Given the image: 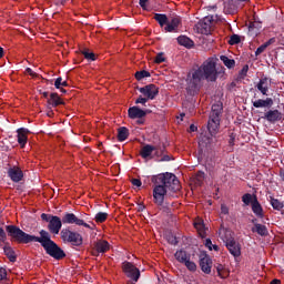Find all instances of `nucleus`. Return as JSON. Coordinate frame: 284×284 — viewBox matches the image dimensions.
Returning <instances> with one entry per match:
<instances>
[{
    "label": "nucleus",
    "mask_w": 284,
    "mask_h": 284,
    "mask_svg": "<svg viewBox=\"0 0 284 284\" xmlns=\"http://www.w3.org/2000/svg\"><path fill=\"white\" fill-rule=\"evenodd\" d=\"M153 183V202L158 206H162L168 196V192L175 194L181 191V181L174 173L165 172L153 175L151 179Z\"/></svg>",
    "instance_id": "f03ea898"
},
{
    "label": "nucleus",
    "mask_w": 284,
    "mask_h": 284,
    "mask_svg": "<svg viewBox=\"0 0 284 284\" xmlns=\"http://www.w3.org/2000/svg\"><path fill=\"white\" fill-rule=\"evenodd\" d=\"M200 267L206 275H210L212 272V260L206 253L200 256Z\"/></svg>",
    "instance_id": "9b49d317"
},
{
    "label": "nucleus",
    "mask_w": 284,
    "mask_h": 284,
    "mask_svg": "<svg viewBox=\"0 0 284 284\" xmlns=\"http://www.w3.org/2000/svg\"><path fill=\"white\" fill-rule=\"evenodd\" d=\"M6 231L11 241L18 244L40 243L47 255L55 260H63L67 256L63 248L53 242L51 233L45 230L39 232L40 236L28 234L13 224L6 225Z\"/></svg>",
    "instance_id": "f257e3e1"
},
{
    "label": "nucleus",
    "mask_w": 284,
    "mask_h": 284,
    "mask_svg": "<svg viewBox=\"0 0 284 284\" xmlns=\"http://www.w3.org/2000/svg\"><path fill=\"white\" fill-rule=\"evenodd\" d=\"M176 40L179 45L184 47L185 49L194 48V42L187 38V36L181 34Z\"/></svg>",
    "instance_id": "5701e85b"
},
{
    "label": "nucleus",
    "mask_w": 284,
    "mask_h": 284,
    "mask_svg": "<svg viewBox=\"0 0 284 284\" xmlns=\"http://www.w3.org/2000/svg\"><path fill=\"white\" fill-rule=\"evenodd\" d=\"M63 224L83 226L85 229L94 230L95 224H88L83 217L79 219L74 213L67 212L62 220L58 215H52L48 224V230L52 234H59Z\"/></svg>",
    "instance_id": "20e7f679"
},
{
    "label": "nucleus",
    "mask_w": 284,
    "mask_h": 284,
    "mask_svg": "<svg viewBox=\"0 0 284 284\" xmlns=\"http://www.w3.org/2000/svg\"><path fill=\"white\" fill-rule=\"evenodd\" d=\"M253 106L255 108H266V102L264 99H257L255 101H252Z\"/></svg>",
    "instance_id": "a19ab883"
},
{
    "label": "nucleus",
    "mask_w": 284,
    "mask_h": 284,
    "mask_svg": "<svg viewBox=\"0 0 284 284\" xmlns=\"http://www.w3.org/2000/svg\"><path fill=\"white\" fill-rule=\"evenodd\" d=\"M149 0H139V6L142 10H146V3Z\"/></svg>",
    "instance_id": "13d9d810"
},
{
    "label": "nucleus",
    "mask_w": 284,
    "mask_h": 284,
    "mask_svg": "<svg viewBox=\"0 0 284 284\" xmlns=\"http://www.w3.org/2000/svg\"><path fill=\"white\" fill-rule=\"evenodd\" d=\"M213 23H214V17L207 16L203 18L201 21H199L196 27H197V30L201 32V34L209 36L211 34Z\"/></svg>",
    "instance_id": "6e6552de"
},
{
    "label": "nucleus",
    "mask_w": 284,
    "mask_h": 284,
    "mask_svg": "<svg viewBox=\"0 0 284 284\" xmlns=\"http://www.w3.org/2000/svg\"><path fill=\"white\" fill-rule=\"evenodd\" d=\"M222 113H223L222 103H215L212 105L210 116H209V124H207L209 134L211 136H215L220 130Z\"/></svg>",
    "instance_id": "39448f33"
},
{
    "label": "nucleus",
    "mask_w": 284,
    "mask_h": 284,
    "mask_svg": "<svg viewBox=\"0 0 284 284\" xmlns=\"http://www.w3.org/2000/svg\"><path fill=\"white\" fill-rule=\"evenodd\" d=\"M252 212L255 214V216L263 219V207L261 206V202L258 201L256 195H253V205H252Z\"/></svg>",
    "instance_id": "aec40b11"
},
{
    "label": "nucleus",
    "mask_w": 284,
    "mask_h": 284,
    "mask_svg": "<svg viewBox=\"0 0 284 284\" xmlns=\"http://www.w3.org/2000/svg\"><path fill=\"white\" fill-rule=\"evenodd\" d=\"M49 106H59L64 104L63 99L58 93H51L50 98L47 100Z\"/></svg>",
    "instance_id": "4be33fe9"
},
{
    "label": "nucleus",
    "mask_w": 284,
    "mask_h": 284,
    "mask_svg": "<svg viewBox=\"0 0 284 284\" xmlns=\"http://www.w3.org/2000/svg\"><path fill=\"white\" fill-rule=\"evenodd\" d=\"M139 92L143 94L144 98L149 100H155L159 94V87L156 84H146L144 87H141L139 89Z\"/></svg>",
    "instance_id": "1a4fd4ad"
},
{
    "label": "nucleus",
    "mask_w": 284,
    "mask_h": 284,
    "mask_svg": "<svg viewBox=\"0 0 284 284\" xmlns=\"http://www.w3.org/2000/svg\"><path fill=\"white\" fill-rule=\"evenodd\" d=\"M28 134H30V130L24 129L23 126L17 130V139L21 149H24L28 143Z\"/></svg>",
    "instance_id": "2eb2a0df"
},
{
    "label": "nucleus",
    "mask_w": 284,
    "mask_h": 284,
    "mask_svg": "<svg viewBox=\"0 0 284 284\" xmlns=\"http://www.w3.org/2000/svg\"><path fill=\"white\" fill-rule=\"evenodd\" d=\"M174 257L180 264H185L186 260L191 258V255L185 250H178L174 253Z\"/></svg>",
    "instance_id": "b1692460"
},
{
    "label": "nucleus",
    "mask_w": 284,
    "mask_h": 284,
    "mask_svg": "<svg viewBox=\"0 0 284 284\" xmlns=\"http://www.w3.org/2000/svg\"><path fill=\"white\" fill-rule=\"evenodd\" d=\"M149 101V99L146 97H139L136 100H135V103L136 104H144Z\"/></svg>",
    "instance_id": "8fccbe9b"
},
{
    "label": "nucleus",
    "mask_w": 284,
    "mask_h": 284,
    "mask_svg": "<svg viewBox=\"0 0 284 284\" xmlns=\"http://www.w3.org/2000/svg\"><path fill=\"white\" fill-rule=\"evenodd\" d=\"M172 161V158L170 155L162 154V158L158 160V162H170Z\"/></svg>",
    "instance_id": "5fc2aeb1"
},
{
    "label": "nucleus",
    "mask_w": 284,
    "mask_h": 284,
    "mask_svg": "<svg viewBox=\"0 0 284 284\" xmlns=\"http://www.w3.org/2000/svg\"><path fill=\"white\" fill-rule=\"evenodd\" d=\"M267 49V47L265 45V43H263L262 45H260L256 51H255V55H261V53H263L265 50Z\"/></svg>",
    "instance_id": "de8ad7c7"
},
{
    "label": "nucleus",
    "mask_w": 284,
    "mask_h": 284,
    "mask_svg": "<svg viewBox=\"0 0 284 284\" xmlns=\"http://www.w3.org/2000/svg\"><path fill=\"white\" fill-rule=\"evenodd\" d=\"M60 236L64 243H69L73 246H81L83 244V236L78 232L70 231L69 229H63L60 232Z\"/></svg>",
    "instance_id": "423d86ee"
},
{
    "label": "nucleus",
    "mask_w": 284,
    "mask_h": 284,
    "mask_svg": "<svg viewBox=\"0 0 284 284\" xmlns=\"http://www.w3.org/2000/svg\"><path fill=\"white\" fill-rule=\"evenodd\" d=\"M271 81L266 75L260 79L258 83L256 84V89L264 95L267 97V92L270 91Z\"/></svg>",
    "instance_id": "dca6fc26"
},
{
    "label": "nucleus",
    "mask_w": 284,
    "mask_h": 284,
    "mask_svg": "<svg viewBox=\"0 0 284 284\" xmlns=\"http://www.w3.org/2000/svg\"><path fill=\"white\" fill-rule=\"evenodd\" d=\"M153 18L160 24L161 28H164L165 26H168L169 19L166 14L155 13Z\"/></svg>",
    "instance_id": "cd10ccee"
},
{
    "label": "nucleus",
    "mask_w": 284,
    "mask_h": 284,
    "mask_svg": "<svg viewBox=\"0 0 284 284\" xmlns=\"http://www.w3.org/2000/svg\"><path fill=\"white\" fill-rule=\"evenodd\" d=\"M41 94L44 99H49V92H41Z\"/></svg>",
    "instance_id": "338daca9"
},
{
    "label": "nucleus",
    "mask_w": 284,
    "mask_h": 284,
    "mask_svg": "<svg viewBox=\"0 0 284 284\" xmlns=\"http://www.w3.org/2000/svg\"><path fill=\"white\" fill-rule=\"evenodd\" d=\"M154 62L158 63V64H161V63L165 62L164 53H159L155 57Z\"/></svg>",
    "instance_id": "a18cd8bd"
},
{
    "label": "nucleus",
    "mask_w": 284,
    "mask_h": 284,
    "mask_svg": "<svg viewBox=\"0 0 284 284\" xmlns=\"http://www.w3.org/2000/svg\"><path fill=\"white\" fill-rule=\"evenodd\" d=\"M270 123H276V121H281L283 115H282V112L278 111L277 109L276 110H268L266 113H265V116H264Z\"/></svg>",
    "instance_id": "f3484780"
},
{
    "label": "nucleus",
    "mask_w": 284,
    "mask_h": 284,
    "mask_svg": "<svg viewBox=\"0 0 284 284\" xmlns=\"http://www.w3.org/2000/svg\"><path fill=\"white\" fill-rule=\"evenodd\" d=\"M220 60H221V61L223 62V64H224L225 67H227L229 69L234 68L235 64H236V61H235L234 59H230V58L226 57V55H221V57H220Z\"/></svg>",
    "instance_id": "c756f323"
},
{
    "label": "nucleus",
    "mask_w": 284,
    "mask_h": 284,
    "mask_svg": "<svg viewBox=\"0 0 284 284\" xmlns=\"http://www.w3.org/2000/svg\"><path fill=\"white\" fill-rule=\"evenodd\" d=\"M253 202H254V195H252L250 193L242 195V203L245 206L253 205Z\"/></svg>",
    "instance_id": "2f4dec72"
},
{
    "label": "nucleus",
    "mask_w": 284,
    "mask_h": 284,
    "mask_svg": "<svg viewBox=\"0 0 284 284\" xmlns=\"http://www.w3.org/2000/svg\"><path fill=\"white\" fill-rule=\"evenodd\" d=\"M236 138H237V134L235 132L233 131L229 132V144L231 145V148H234Z\"/></svg>",
    "instance_id": "4c0bfd02"
},
{
    "label": "nucleus",
    "mask_w": 284,
    "mask_h": 284,
    "mask_svg": "<svg viewBox=\"0 0 284 284\" xmlns=\"http://www.w3.org/2000/svg\"><path fill=\"white\" fill-rule=\"evenodd\" d=\"M190 131H191V132L197 131V126H195V124H191Z\"/></svg>",
    "instance_id": "0e129e2a"
},
{
    "label": "nucleus",
    "mask_w": 284,
    "mask_h": 284,
    "mask_svg": "<svg viewBox=\"0 0 284 284\" xmlns=\"http://www.w3.org/2000/svg\"><path fill=\"white\" fill-rule=\"evenodd\" d=\"M184 266L190 271V272H195L197 270V265L195 262L191 261V258H187Z\"/></svg>",
    "instance_id": "c9c22d12"
},
{
    "label": "nucleus",
    "mask_w": 284,
    "mask_h": 284,
    "mask_svg": "<svg viewBox=\"0 0 284 284\" xmlns=\"http://www.w3.org/2000/svg\"><path fill=\"white\" fill-rule=\"evenodd\" d=\"M150 77H151V73L146 70H141L135 72V79L138 81H141L142 79L150 78Z\"/></svg>",
    "instance_id": "72a5a7b5"
},
{
    "label": "nucleus",
    "mask_w": 284,
    "mask_h": 284,
    "mask_svg": "<svg viewBox=\"0 0 284 284\" xmlns=\"http://www.w3.org/2000/svg\"><path fill=\"white\" fill-rule=\"evenodd\" d=\"M230 254L234 257H239L241 255V245L236 240H232L229 244H225Z\"/></svg>",
    "instance_id": "a211bd4d"
},
{
    "label": "nucleus",
    "mask_w": 284,
    "mask_h": 284,
    "mask_svg": "<svg viewBox=\"0 0 284 284\" xmlns=\"http://www.w3.org/2000/svg\"><path fill=\"white\" fill-rule=\"evenodd\" d=\"M12 182L19 183L23 180L24 173L19 166H11L7 172Z\"/></svg>",
    "instance_id": "9d476101"
},
{
    "label": "nucleus",
    "mask_w": 284,
    "mask_h": 284,
    "mask_svg": "<svg viewBox=\"0 0 284 284\" xmlns=\"http://www.w3.org/2000/svg\"><path fill=\"white\" fill-rule=\"evenodd\" d=\"M62 81H63L62 78H58V79L55 80L54 87H55L58 90L61 89V87H62Z\"/></svg>",
    "instance_id": "6e6d98bb"
},
{
    "label": "nucleus",
    "mask_w": 284,
    "mask_h": 284,
    "mask_svg": "<svg viewBox=\"0 0 284 284\" xmlns=\"http://www.w3.org/2000/svg\"><path fill=\"white\" fill-rule=\"evenodd\" d=\"M217 74L216 59L209 58L203 62L201 67L193 70L192 78L190 79L186 87L187 94H190V97H194L200 92L203 80H207L209 82L214 83L217 80Z\"/></svg>",
    "instance_id": "7ed1b4c3"
},
{
    "label": "nucleus",
    "mask_w": 284,
    "mask_h": 284,
    "mask_svg": "<svg viewBox=\"0 0 284 284\" xmlns=\"http://www.w3.org/2000/svg\"><path fill=\"white\" fill-rule=\"evenodd\" d=\"M182 20L181 17H173L171 20H168L164 31L166 32H178L179 27H181Z\"/></svg>",
    "instance_id": "4468645a"
},
{
    "label": "nucleus",
    "mask_w": 284,
    "mask_h": 284,
    "mask_svg": "<svg viewBox=\"0 0 284 284\" xmlns=\"http://www.w3.org/2000/svg\"><path fill=\"white\" fill-rule=\"evenodd\" d=\"M219 236L225 245L235 240L234 233L231 230L225 229L223 224L220 226Z\"/></svg>",
    "instance_id": "f8f14e48"
},
{
    "label": "nucleus",
    "mask_w": 284,
    "mask_h": 284,
    "mask_svg": "<svg viewBox=\"0 0 284 284\" xmlns=\"http://www.w3.org/2000/svg\"><path fill=\"white\" fill-rule=\"evenodd\" d=\"M204 179H205V173L203 171H197L195 173V185L202 186Z\"/></svg>",
    "instance_id": "473e14b6"
},
{
    "label": "nucleus",
    "mask_w": 284,
    "mask_h": 284,
    "mask_svg": "<svg viewBox=\"0 0 284 284\" xmlns=\"http://www.w3.org/2000/svg\"><path fill=\"white\" fill-rule=\"evenodd\" d=\"M221 214L227 215L229 214V207L225 205H221Z\"/></svg>",
    "instance_id": "052dcab7"
},
{
    "label": "nucleus",
    "mask_w": 284,
    "mask_h": 284,
    "mask_svg": "<svg viewBox=\"0 0 284 284\" xmlns=\"http://www.w3.org/2000/svg\"><path fill=\"white\" fill-rule=\"evenodd\" d=\"M252 232L257 233L262 237H265L268 235L267 226L260 223H255V226H253Z\"/></svg>",
    "instance_id": "393cba45"
},
{
    "label": "nucleus",
    "mask_w": 284,
    "mask_h": 284,
    "mask_svg": "<svg viewBox=\"0 0 284 284\" xmlns=\"http://www.w3.org/2000/svg\"><path fill=\"white\" fill-rule=\"evenodd\" d=\"M3 252H4V255L11 261V263L17 262V253L10 245H6L3 247Z\"/></svg>",
    "instance_id": "a878e982"
},
{
    "label": "nucleus",
    "mask_w": 284,
    "mask_h": 284,
    "mask_svg": "<svg viewBox=\"0 0 284 284\" xmlns=\"http://www.w3.org/2000/svg\"><path fill=\"white\" fill-rule=\"evenodd\" d=\"M194 226H195V230H196V231H200V232H203V231H204V227H205V225H204V223H203L202 220L196 221V222L194 223Z\"/></svg>",
    "instance_id": "79ce46f5"
},
{
    "label": "nucleus",
    "mask_w": 284,
    "mask_h": 284,
    "mask_svg": "<svg viewBox=\"0 0 284 284\" xmlns=\"http://www.w3.org/2000/svg\"><path fill=\"white\" fill-rule=\"evenodd\" d=\"M122 271L124 272V275L132 280L133 282H138L141 277L140 270L134 265V263L125 261L122 263Z\"/></svg>",
    "instance_id": "0eeeda50"
},
{
    "label": "nucleus",
    "mask_w": 284,
    "mask_h": 284,
    "mask_svg": "<svg viewBox=\"0 0 284 284\" xmlns=\"http://www.w3.org/2000/svg\"><path fill=\"white\" fill-rule=\"evenodd\" d=\"M153 152H155L153 158L155 156L156 158V162H158V161H160V158H163V154L165 153V146H162V148L158 146V149L154 150Z\"/></svg>",
    "instance_id": "e433bc0d"
},
{
    "label": "nucleus",
    "mask_w": 284,
    "mask_h": 284,
    "mask_svg": "<svg viewBox=\"0 0 284 284\" xmlns=\"http://www.w3.org/2000/svg\"><path fill=\"white\" fill-rule=\"evenodd\" d=\"M216 271H217L220 278H226L227 272L225 271V266L223 264H217Z\"/></svg>",
    "instance_id": "f704fd0d"
},
{
    "label": "nucleus",
    "mask_w": 284,
    "mask_h": 284,
    "mask_svg": "<svg viewBox=\"0 0 284 284\" xmlns=\"http://www.w3.org/2000/svg\"><path fill=\"white\" fill-rule=\"evenodd\" d=\"M94 250L98 254H105L110 251V243L106 240H98V242L94 243Z\"/></svg>",
    "instance_id": "6ab92c4d"
},
{
    "label": "nucleus",
    "mask_w": 284,
    "mask_h": 284,
    "mask_svg": "<svg viewBox=\"0 0 284 284\" xmlns=\"http://www.w3.org/2000/svg\"><path fill=\"white\" fill-rule=\"evenodd\" d=\"M52 214H48V213H42L41 214V219L45 222V223H49L50 224V221L52 219Z\"/></svg>",
    "instance_id": "09e8293b"
},
{
    "label": "nucleus",
    "mask_w": 284,
    "mask_h": 284,
    "mask_svg": "<svg viewBox=\"0 0 284 284\" xmlns=\"http://www.w3.org/2000/svg\"><path fill=\"white\" fill-rule=\"evenodd\" d=\"M241 42V38L239 34H232L231 39L229 40L230 45H239Z\"/></svg>",
    "instance_id": "58836bf2"
},
{
    "label": "nucleus",
    "mask_w": 284,
    "mask_h": 284,
    "mask_svg": "<svg viewBox=\"0 0 284 284\" xmlns=\"http://www.w3.org/2000/svg\"><path fill=\"white\" fill-rule=\"evenodd\" d=\"M248 70H250V65L246 64V65L242 67V70L240 71V75L242 79H244L247 75Z\"/></svg>",
    "instance_id": "49530a36"
},
{
    "label": "nucleus",
    "mask_w": 284,
    "mask_h": 284,
    "mask_svg": "<svg viewBox=\"0 0 284 284\" xmlns=\"http://www.w3.org/2000/svg\"><path fill=\"white\" fill-rule=\"evenodd\" d=\"M166 240L172 245H178L179 244L178 237L172 235V234L168 235Z\"/></svg>",
    "instance_id": "37998d69"
},
{
    "label": "nucleus",
    "mask_w": 284,
    "mask_h": 284,
    "mask_svg": "<svg viewBox=\"0 0 284 284\" xmlns=\"http://www.w3.org/2000/svg\"><path fill=\"white\" fill-rule=\"evenodd\" d=\"M7 278V271L3 266H0V281H4Z\"/></svg>",
    "instance_id": "603ef678"
},
{
    "label": "nucleus",
    "mask_w": 284,
    "mask_h": 284,
    "mask_svg": "<svg viewBox=\"0 0 284 284\" xmlns=\"http://www.w3.org/2000/svg\"><path fill=\"white\" fill-rule=\"evenodd\" d=\"M270 204L274 210H277V211H281L282 209H284V202L272 196H270Z\"/></svg>",
    "instance_id": "c85d7f7f"
},
{
    "label": "nucleus",
    "mask_w": 284,
    "mask_h": 284,
    "mask_svg": "<svg viewBox=\"0 0 284 284\" xmlns=\"http://www.w3.org/2000/svg\"><path fill=\"white\" fill-rule=\"evenodd\" d=\"M275 41H276L275 38H272V39H270L268 41H266L264 44L266 45V48H268V47H271L272 43H274Z\"/></svg>",
    "instance_id": "680f3d73"
},
{
    "label": "nucleus",
    "mask_w": 284,
    "mask_h": 284,
    "mask_svg": "<svg viewBox=\"0 0 284 284\" xmlns=\"http://www.w3.org/2000/svg\"><path fill=\"white\" fill-rule=\"evenodd\" d=\"M264 100H265V105H266V108L272 106L273 103H274L272 98H266V99H264Z\"/></svg>",
    "instance_id": "bf43d9fd"
},
{
    "label": "nucleus",
    "mask_w": 284,
    "mask_h": 284,
    "mask_svg": "<svg viewBox=\"0 0 284 284\" xmlns=\"http://www.w3.org/2000/svg\"><path fill=\"white\" fill-rule=\"evenodd\" d=\"M130 135L129 129H126V126H120L118 129V141L119 142H123L125 140H128Z\"/></svg>",
    "instance_id": "bb28decb"
},
{
    "label": "nucleus",
    "mask_w": 284,
    "mask_h": 284,
    "mask_svg": "<svg viewBox=\"0 0 284 284\" xmlns=\"http://www.w3.org/2000/svg\"><path fill=\"white\" fill-rule=\"evenodd\" d=\"M6 241H7L6 231L0 226V242L6 243Z\"/></svg>",
    "instance_id": "3c124183"
},
{
    "label": "nucleus",
    "mask_w": 284,
    "mask_h": 284,
    "mask_svg": "<svg viewBox=\"0 0 284 284\" xmlns=\"http://www.w3.org/2000/svg\"><path fill=\"white\" fill-rule=\"evenodd\" d=\"M280 178L284 181V169L280 170Z\"/></svg>",
    "instance_id": "69168bd1"
},
{
    "label": "nucleus",
    "mask_w": 284,
    "mask_h": 284,
    "mask_svg": "<svg viewBox=\"0 0 284 284\" xmlns=\"http://www.w3.org/2000/svg\"><path fill=\"white\" fill-rule=\"evenodd\" d=\"M148 113H150V110H142L139 106H132L128 109V116L130 119H143Z\"/></svg>",
    "instance_id": "ddd939ff"
},
{
    "label": "nucleus",
    "mask_w": 284,
    "mask_h": 284,
    "mask_svg": "<svg viewBox=\"0 0 284 284\" xmlns=\"http://www.w3.org/2000/svg\"><path fill=\"white\" fill-rule=\"evenodd\" d=\"M205 246L209 247V251H213V243L211 239L205 240Z\"/></svg>",
    "instance_id": "4d7b16f0"
},
{
    "label": "nucleus",
    "mask_w": 284,
    "mask_h": 284,
    "mask_svg": "<svg viewBox=\"0 0 284 284\" xmlns=\"http://www.w3.org/2000/svg\"><path fill=\"white\" fill-rule=\"evenodd\" d=\"M82 54H83L84 59L88 60V61H95L97 60V55L93 52L83 51Z\"/></svg>",
    "instance_id": "ea45409f"
},
{
    "label": "nucleus",
    "mask_w": 284,
    "mask_h": 284,
    "mask_svg": "<svg viewBox=\"0 0 284 284\" xmlns=\"http://www.w3.org/2000/svg\"><path fill=\"white\" fill-rule=\"evenodd\" d=\"M136 123H138V125H144L145 119L144 118L138 119Z\"/></svg>",
    "instance_id": "e2e57ef3"
},
{
    "label": "nucleus",
    "mask_w": 284,
    "mask_h": 284,
    "mask_svg": "<svg viewBox=\"0 0 284 284\" xmlns=\"http://www.w3.org/2000/svg\"><path fill=\"white\" fill-rule=\"evenodd\" d=\"M271 284H282V282L278 281V280H274V281L271 282Z\"/></svg>",
    "instance_id": "774afa93"
},
{
    "label": "nucleus",
    "mask_w": 284,
    "mask_h": 284,
    "mask_svg": "<svg viewBox=\"0 0 284 284\" xmlns=\"http://www.w3.org/2000/svg\"><path fill=\"white\" fill-rule=\"evenodd\" d=\"M108 217H109V213H106V212H98V213L95 214L94 220H95V223H98V224H103V223H105V221L108 220Z\"/></svg>",
    "instance_id": "7c9ffc66"
},
{
    "label": "nucleus",
    "mask_w": 284,
    "mask_h": 284,
    "mask_svg": "<svg viewBox=\"0 0 284 284\" xmlns=\"http://www.w3.org/2000/svg\"><path fill=\"white\" fill-rule=\"evenodd\" d=\"M158 150V146L146 144L140 150V155L143 159H152V153Z\"/></svg>",
    "instance_id": "412c9836"
},
{
    "label": "nucleus",
    "mask_w": 284,
    "mask_h": 284,
    "mask_svg": "<svg viewBox=\"0 0 284 284\" xmlns=\"http://www.w3.org/2000/svg\"><path fill=\"white\" fill-rule=\"evenodd\" d=\"M26 73L29 74L30 77H32L33 79H39L40 78V74L34 72L31 68H27Z\"/></svg>",
    "instance_id": "c03bdc74"
},
{
    "label": "nucleus",
    "mask_w": 284,
    "mask_h": 284,
    "mask_svg": "<svg viewBox=\"0 0 284 284\" xmlns=\"http://www.w3.org/2000/svg\"><path fill=\"white\" fill-rule=\"evenodd\" d=\"M131 183H132V185L135 186V187H141V186H142V181L139 180V179H133V180H131Z\"/></svg>",
    "instance_id": "864d4df0"
}]
</instances>
